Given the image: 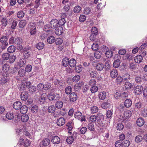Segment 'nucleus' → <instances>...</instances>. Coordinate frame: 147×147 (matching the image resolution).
<instances>
[{
  "instance_id": "1",
  "label": "nucleus",
  "mask_w": 147,
  "mask_h": 147,
  "mask_svg": "<svg viewBox=\"0 0 147 147\" xmlns=\"http://www.w3.org/2000/svg\"><path fill=\"white\" fill-rule=\"evenodd\" d=\"M22 39L19 37H17L15 39L14 37L12 36L9 39V44L16 45L17 46V49L20 51L23 49V47L22 45Z\"/></svg>"
},
{
  "instance_id": "2",
  "label": "nucleus",
  "mask_w": 147,
  "mask_h": 147,
  "mask_svg": "<svg viewBox=\"0 0 147 147\" xmlns=\"http://www.w3.org/2000/svg\"><path fill=\"white\" fill-rule=\"evenodd\" d=\"M8 40L6 36H3L1 37L0 38V42L2 45V46H1L2 50H3L6 49L8 45L7 42Z\"/></svg>"
},
{
  "instance_id": "3",
  "label": "nucleus",
  "mask_w": 147,
  "mask_h": 147,
  "mask_svg": "<svg viewBox=\"0 0 147 147\" xmlns=\"http://www.w3.org/2000/svg\"><path fill=\"white\" fill-rule=\"evenodd\" d=\"M23 49V57L24 59L29 58L31 56V49L30 47H25Z\"/></svg>"
},
{
  "instance_id": "4",
  "label": "nucleus",
  "mask_w": 147,
  "mask_h": 147,
  "mask_svg": "<svg viewBox=\"0 0 147 147\" xmlns=\"http://www.w3.org/2000/svg\"><path fill=\"white\" fill-rule=\"evenodd\" d=\"M74 117L78 119L81 121H86L85 116H82V113L79 111H77L75 113Z\"/></svg>"
},
{
  "instance_id": "5",
  "label": "nucleus",
  "mask_w": 147,
  "mask_h": 147,
  "mask_svg": "<svg viewBox=\"0 0 147 147\" xmlns=\"http://www.w3.org/2000/svg\"><path fill=\"white\" fill-rule=\"evenodd\" d=\"M78 98V96L77 93L75 92L71 93L69 95V100L71 102H73L76 100Z\"/></svg>"
},
{
  "instance_id": "6",
  "label": "nucleus",
  "mask_w": 147,
  "mask_h": 147,
  "mask_svg": "<svg viewBox=\"0 0 147 147\" xmlns=\"http://www.w3.org/2000/svg\"><path fill=\"white\" fill-rule=\"evenodd\" d=\"M48 95L46 93H43L41 95L40 99V103L41 104H43L47 100Z\"/></svg>"
},
{
  "instance_id": "7",
  "label": "nucleus",
  "mask_w": 147,
  "mask_h": 147,
  "mask_svg": "<svg viewBox=\"0 0 147 147\" xmlns=\"http://www.w3.org/2000/svg\"><path fill=\"white\" fill-rule=\"evenodd\" d=\"M143 90V87L141 86H137L134 89V93L136 95H139L141 94Z\"/></svg>"
},
{
  "instance_id": "8",
  "label": "nucleus",
  "mask_w": 147,
  "mask_h": 147,
  "mask_svg": "<svg viewBox=\"0 0 147 147\" xmlns=\"http://www.w3.org/2000/svg\"><path fill=\"white\" fill-rule=\"evenodd\" d=\"M50 141L48 138H45L43 139L40 143V146L41 147H44L47 146L50 143Z\"/></svg>"
},
{
  "instance_id": "9",
  "label": "nucleus",
  "mask_w": 147,
  "mask_h": 147,
  "mask_svg": "<svg viewBox=\"0 0 147 147\" xmlns=\"http://www.w3.org/2000/svg\"><path fill=\"white\" fill-rule=\"evenodd\" d=\"M30 29V32L31 35L35 34L36 33V29L33 24H30L29 25Z\"/></svg>"
},
{
  "instance_id": "10",
  "label": "nucleus",
  "mask_w": 147,
  "mask_h": 147,
  "mask_svg": "<svg viewBox=\"0 0 147 147\" xmlns=\"http://www.w3.org/2000/svg\"><path fill=\"white\" fill-rule=\"evenodd\" d=\"M58 23L59 21L56 19L52 20L50 22L51 28H56L58 25Z\"/></svg>"
},
{
  "instance_id": "11",
  "label": "nucleus",
  "mask_w": 147,
  "mask_h": 147,
  "mask_svg": "<svg viewBox=\"0 0 147 147\" xmlns=\"http://www.w3.org/2000/svg\"><path fill=\"white\" fill-rule=\"evenodd\" d=\"M28 97V92L26 91H24L21 92L20 95V97L21 100H26Z\"/></svg>"
},
{
  "instance_id": "12",
  "label": "nucleus",
  "mask_w": 147,
  "mask_h": 147,
  "mask_svg": "<svg viewBox=\"0 0 147 147\" xmlns=\"http://www.w3.org/2000/svg\"><path fill=\"white\" fill-rule=\"evenodd\" d=\"M145 123L142 117L138 118L136 120V124L138 126L140 127L142 126Z\"/></svg>"
},
{
  "instance_id": "13",
  "label": "nucleus",
  "mask_w": 147,
  "mask_h": 147,
  "mask_svg": "<svg viewBox=\"0 0 147 147\" xmlns=\"http://www.w3.org/2000/svg\"><path fill=\"white\" fill-rule=\"evenodd\" d=\"M60 141V139L57 136L53 137L51 140V142L54 144H58L59 143Z\"/></svg>"
},
{
  "instance_id": "14",
  "label": "nucleus",
  "mask_w": 147,
  "mask_h": 147,
  "mask_svg": "<svg viewBox=\"0 0 147 147\" xmlns=\"http://www.w3.org/2000/svg\"><path fill=\"white\" fill-rule=\"evenodd\" d=\"M55 33L57 35H61L63 32V29L61 26L58 27L56 28L55 30Z\"/></svg>"
},
{
  "instance_id": "15",
  "label": "nucleus",
  "mask_w": 147,
  "mask_h": 147,
  "mask_svg": "<svg viewBox=\"0 0 147 147\" xmlns=\"http://www.w3.org/2000/svg\"><path fill=\"white\" fill-rule=\"evenodd\" d=\"M22 104L19 101H16L15 102L13 105V108L16 110H18L20 109L22 106Z\"/></svg>"
},
{
  "instance_id": "16",
  "label": "nucleus",
  "mask_w": 147,
  "mask_h": 147,
  "mask_svg": "<svg viewBox=\"0 0 147 147\" xmlns=\"http://www.w3.org/2000/svg\"><path fill=\"white\" fill-rule=\"evenodd\" d=\"M58 95L56 94L51 93L48 95V98L51 101L54 100H56L58 98Z\"/></svg>"
},
{
  "instance_id": "17",
  "label": "nucleus",
  "mask_w": 147,
  "mask_h": 147,
  "mask_svg": "<svg viewBox=\"0 0 147 147\" xmlns=\"http://www.w3.org/2000/svg\"><path fill=\"white\" fill-rule=\"evenodd\" d=\"M26 62L25 59L24 58L20 59L18 64V65L20 67H24L26 65Z\"/></svg>"
},
{
  "instance_id": "18",
  "label": "nucleus",
  "mask_w": 147,
  "mask_h": 147,
  "mask_svg": "<svg viewBox=\"0 0 147 147\" xmlns=\"http://www.w3.org/2000/svg\"><path fill=\"white\" fill-rule=\"evenodd\" d=\"M118 72L115 69H113L110 72V76L112 78H115L118 75Z\"/></svg>"
},
{
  "instance_id": "19",
  "label": "nucleus",
  "mask_w": 147,
  "mask_h": 147,
  "mask_svg": "<svg viewBox=\"0 0 147 147\" xmlns=\"http://www.w3.org/2000/svg\"><path fill=\"white\" fill-rule=\"evenodd\" d=\"M104 116L101 113H99L96 115V120L97 123L101 122L104 120Z\"/></svg>"
},
{
  "instance_id": "20",
  "label": "nucleus",
  "mask_w": 147,
  "mask_h": 147,
  "mask_svg": "<svg viewBox=\"0 0 147 147\" xmlns=\"http://www.w3.org/2000/svg\"><path fill=\"white\" fill-rule=\"evenodd\" d=\"M131 116V111L129 110H127L125 111L123 114L124 119L125 120L128 119Z\"/></svg>"
},
{
  "instance_id": "21",
  "label": "nucleus",
  "mask_w": 147,
  "mask_h": 147,
  "mask_svg": "<svg viewBox=\"0 0 147 147\" xmlns=\"http://www.w3.org/2000/svg\"><path fill=\"white\" fill-rule=\"evenodd\" d=\"M65 122L64 119L63 118L61 117L57 120V123L58 125L61 126L64 124Z\"/></svg>"
},
{
  "instance_id": "22",
  "label": "nucleus",
  "mask_w": 147,
  "mask_h": 147,
  "mask_svg": "<svg viewBox=\"0 0 147 147\" xmlns=\"http://www.w3.org/2000/svg\"><path fill=\"white\" fill-rule=\"evenodd\" d=\"M69 59L68 58H63L62 61V64L63 66L65 67L68 66L69 64Z\"/></svg>"
},
{
  "instance_id": "23",
  "label": "nucleus",
  "mask_w": 147,
  "mask_h": 147,
  "mask_svg": "<svg viewBox=\"0 0 147 147\" xmlns=\"http://www.w3.org/2000/svg\"><path fill=\"white\" fill-rule=\"evenodd\" d=\"M28 110V107L26 105H23L21 107L20 109V113L23 114L26 113Z\"/></svg>"
},
{
  "instance_id": "24",
  "label": "nucleus",
  "mask_w": 147,
  "mask_h": 147,
  "mask_svg": "<svg viewBox=\"0 0 147 147\" xmlns=\"http://www.w3.org/2000/svg\"><path fill=\"white\" fill-rule=\"evenodd\" d=\"M142 57L141 55H137L134 58L135 61L138 63H141L142 61Z\"/></svg>"
},
{
  "instance_id": "25",
  "label": "nucleus",
  "mask_w": 147,
  "mask_h": 147,
  "mask_svg": "<svg viewBox=\"0 0 147 147\" xmlns=\"http://www.w3.org/2000/svg\"><path fill=\"white\" fill-rule=\"evenodd\" d=\"M63 9L66 14L68 15L69 16L72 15V11L70 12L69 13H68L70 9V7L69 5H65Z\"/></svg>"
},
{
  "instance_id": "26",
  "label": "nucleus",
  "mask_w": 147,
  "mask_h": 147,
  "mask_svg": "<svg viewBox=\"0 0 147 147\" xmlns=\"http://www.w3.org/2000/svg\"><path fill=\"white\" fill-rule=\"evenodd\" d=\"M69 65L70 67H73L76 66V61L74 59H71L69 61Z\"/></svg>"
},
{
  "instance_id": "27",
  "label": "nucleus",
  "mask_w": 147,
  "mask_h": 147,
  "mask_svg": "<svg viewBox=\"0 0 147 147\" xmlns=\"http://www.w3.org/2000/svg\"><path fill=\"white\" fill-rule=\"evenodd\" d=\"M55 107L54 105H51L49 106L48 108V112L49 113H53L55 112Z\"/></svg>"
},
{
  "instance_id": "28",
  "label": "nucleus",
  "mask_w": 147,
  "mask_h": 147,
  "mask_svg": "<svg viewBox=\"0 0 147 147\" xmlns=\"http://www.w3.org/2000/svg\"><path fill=\"white\" fill-rule=\"evenodd\" d=\"M132 103V102L131 100L127 99L125 101L124 105L126 107L129 108L131 105Z\"/></svg>"
},
{
  "instance_id": "29",
  "label": "nucleus",
  "mask_w": 147,
  "mask_h": 147,
  "mask_svg": "<svg viewBox=\"0 0 147 147\" xmlns=\"http://www.w3.org/2000/svg\"><path fill=\"white\" fill-rule=\"evenodd\" d=\"M83 84L82 82L78 83L76 84L74 88L75 91H77L80 90Z\"/></svg>"
},
{
  "instance_id": "30",
  "label": "nucleus",
  "mask_w": 147,
  "mask_h": 147,
  "mask_svg": "<svg viewBox=\"0 0 147 147\" xmlns=\"http://www.w3.org/2000/svg\"><path fill=\"white\" fill-rule=\"evenodd\" d=\"M96 67L98 71H100L103 70L104 67V65L101 63H98L96 64Z\"/></svg>"
},
{
  "instance_id": "31",
  "label": "nucleus",
  "mask_w": 147,
  "mask_h": 147,
  "mask_svg": "<svg viewBox=\"0 0 147 147\" xmlns=\"http://www.w3.org/2000/svg\"><path fill=\"white\" fill-rule=\"evenodd\" d=\"M63 105V102L62 101L58 100L56 102L55 104V107L57 109H60L62 108Z\"/></svg>"
},
{
  "instance_id": "32",
  "label": "nucleus",
  "mask_w": 147,
  "mask_h": 147,
  "mask_svg": "<svg viewBox=\"0 0 147 147\" xmlns=\"http://www.w3.org/2000/svg\"><path fill=\"white\" fill-rule=\"evenodd\" d=\"M99 98L100 99L103 100L106 96V93L105 92H100L99 94Z\"/></svg>"
},
{
  "instance_id": "33",
  "label": "nucleus",
  "mask_w": 147,
  "mask_h": 147,
  "mask_svg": "<svg viewBox=\"0 0 147 147\" xmlns=\"http://www.w3.org/2000/svg\"><path fill=\"white\" fill-rule=\"evenodd\" d=\"M121 62L119 59H117L114 61L113 65L115 68H117L119 66Z\"/></svg>"
},
{
  "instance_id": "34",
  "label": "nucleus",
  "mask_w": 147,
  "mask_h": 147,
  "mask_svg": "<svg viewBox=\"0 0 147 147\" xmlns=\"http://www.w3.org/2000/svg\"><path fill=\"white\" fill-rule=\"evenodd\" d=\"M122 77L123 80L127 81L130 79V75L129 74L125 73L123 74Z\"/></svg>"
},
{
  "instance_id": "35",
  "label": "nucleus",
  "mask_w": 147,
  "mask_h": 147,
  "mask_svg": "<svg viewBox=\"0 0 147 147\" xmlns=\"http://www.w3.org/2000/svg\"><path fill=\"white\" fill-rule=\"evenodd\" d=\"M21 119L23 122H26L28 121L29 117L28 115L24 114L21 116Z\"/></svg>"
},
{
  "instance_id": "36",
  "label": "nucleus",
  "mask_w": 147,
  "mask_h": 147,
  "mask_svg": "<svg viewBox=\"0 0 147 147\" xmlns=\"http://www.w3.org/2000/svg\"><path fill=\"white\" fill-rule=\"evenodd\" d=\"M10 57V54L7 53H4L3 54L2 57L3 59L5 60H7L9 59Z\"/></svg>"
},
{
  "instance_id": "37",
  "label": "nucleus",
  "mask_w": 147,
  "mask_h": 147,
  "mask_svg": "<svg viewBox=\"0 0 147 147\" xmlns=\"http://www.w3.org/2000/svg\"><path fill=\"white\" fill-rule=\"evenodd\" d=\"M110 106V104L108 100L106 101L105 100L104 102L102 104V107L103 108L106 109Z\"/></svg>"
},
{
  "instance_id": "38",
  "label": "nucleus",
  "mask_w": 147,
  "mask_h": 147,
  "mask_svg": "<svg viewBox=\"0 0 147 147\" xmlns=\"http://www.w3.org/2000/svg\"><path fill=\"white\" fill-rule=\"evenodd\" d=\"M144 106L143 104L140 102H137L135 104V107L136 108L138 109L142 108Z\"/></svg>"
},
{
  "instance_id": "39",
  "label": "nucleus",
  "mask_w": 147,
  "mask_h": 147,
  "mask_svg": "<svg viewBox=\"0 0 147 147\" xmlns=\"http://www.w3.org/2000/svg\"><path fill=\"white\" fill-rule=\"evenodd\" d=\"M88 128L90 130L93 131L95 130L94 127L93 123L90 122L88 125Z\"/></svg>"
},
{
  "instance_id": "40",
  "label": "nucleus",
  "mask_w": 147,
  "mask_h": 147,
  "mask_svg": "<svg viewBox=\"0 0 147 147\" xmlns=\"http://www.w3.org/2000/svg\"><path fill=\"white\" fill-rule=\"evenodd\" d=\"M90 77L92 78H95L96 77L97 79H98V74L97 72L96 71H91L90 74Z\"/></svg>"
},
{
  "instance_id": "41",
  "label": "nucleus",
  "mask_w": 147,
  "mask_h": 147,
  "mask_svg": "<svg viewBox=\"0 0 147 147\" xmlns=\"http://www.w3.org/2000/svg\"><path fill=\"white\" fill-rule=\"evenodd\" d=\"M7 51L8 52L11 53L14 52L16 50V47L13 45L10 46L7 48Z\"/></svg>"
},
{
  "instance_id": "42",
  "label": "nucleus",
  "mask_w": 147,
  "mask_h": 147,
  "mask_svg": "<svg viewBox=\"0 0 147 147\" xmlns=\"http://www.w3.org/2000/svg\"><path fill=\"white\" fill-rule=\"evenodd\" d=\"M44 44L42 42H40L36 45V47L39 50L42 49L44 47Z\"/></svg>"
},
{
  "instance_id": "43",
  "label": "nucleus",
  "mask_w": 147,
  "mask_h": 147,
  "mask_svg": "<svg viewBox=\"0 0 147 147\" xmlns=\"http://www.w3.org/2000/svg\"><path fill=\"white\" fill-rule=\"evenodd\" d=\"M55 38L53 36H50L47 39V42L49 44H52L55 42Z\"/></svg>"
},
{
  "instance_id": "44",
  "label": "nucleus",
  "mask_w": 147,
  "mask_h": 147,
  "mask_svg": "<svg viewBox=\"0 0 147 147\" xmlns=\"http://www.w3.org/2000/svg\"><path fill=\"white\" fill-rule=\"evenodd\" d=\"M9 65L6 63L3 66L2 69L3 72H6L9 70Z\"/></svg>"
},
{
  "instance_id": "45",
  "label": "nucleus",
  "mask_w": 147,
  "mask_h": 147,
  "mask_svg": "<svg viewBox=\"0 0 147 147\" xmlns=\"http://www.w3.org/2000/svg\"><path fill=\"white\" fill-rule=\"evenodd\" d=\"M81 10V8L80 6L78 5L75 6L73 10L74 12V13H79Z\"/></svg>"
},
{
  "instance_id": "46",
  "label": "nucleus",
  "mask_w": 147,
  "mask_h": 147,
  "mask_svg": "<svg viewBox=\"0 0 147 147\" xmlns=\"http://www.w3.org/2000/svg\"><path fill=\"white\" fill-rule=\"evenodd\" d=\"M26 72L25 69H21L18 71V74L20 77H23L24 76Z\"/></svg>"
},
{
  "instance_id": "47",
  "label": "nucleus",
  "mask_w": 147,
  "mask_h": 147,
  "mask_svg": "<svg viewBox=\"0 0 147 147\" xmlns=\"http://www.w3.org/2000/svg\"><path fill=\"white\" fill-rule=\"evenodd\" d=\"M38 107L37 106L34 105L32 106L31 108V112L34 113H36L38 111Z\"/></svg>"
},
{
  "instance_id": "48",
  "label": "nucleus",
  "mask_w": 147,
  "mask_h": 147,
  "mask_svg": "<svg viewBox=\"0 0 147 147\" xmlns=\"http://www.w3.org/2000/svg\"><path fill=\"white\" fill-rule=\"evenodd\" d=\"M135 141L137 143H138L141 142L143 140L142 137L140 135L137 136L135 138Z\"/></svg>"
},
{
  "instance_id": "49",
  "label": "nucleus",
  "mask_w": 147,
  "mask_h": 147,
  "mask_svg": "<svg viewBox=\"0 0 147 147\" xmlns=\"http://www.w3.org/2000/svg\"><path fill=\"white\" fill-rule=\"evenodd\" d=\"M135 81L136 83L141 84L142 83V79L140 76H138L135 78Z\"/></svg>"
},
{
  "instance_id": "50",
  "label": "nucleus",
  "mask_w": 147,
  "mask_h": 147,
  "mask_svg": "<svg viewBox=\"0 0 147 147\" xmlns=\"http://www.w3.org/2000/svg\"><path fill=\"white\" fill-rule=\"evenodd\" d=\"M6 117L7 119L11 120L13 118L14 116L12 113L8 112L6 114Z\"/></svg>"
},
{
  "instance_id": "51",
  "label": "nucleus",
  "mask_w": 147,
  "mask_h": 147,
  "mask_svg": "<svg viewBox=\"0 0 147 147\" xmlns=\"http://www.w3.org/2000/svg\"><path fill=\"white\" fill-rule=\"evenodd\" d=\"M123 147H128L130 145V142L128 140H124L122 143Z\"/></svg>"
},
{
  "instance_id": "52",
  "label": "nucleus",
  "mask_w": 147,
  "mask_h": 147,
  "mask_svg": "<svg viewBox=\"0 0 147 147\" xmlns=\"http://www.w3.org/2000/svg\"><path fill=\"white\" fill-rule=\"evenodd\" d=\"M102 53L101 52H99V51H96L94 54V57L97 59H100V57Z\"/></svg>"
},
{
  "instance_id": "53",
  "label": "nucleus",
  "mask_w": 147,
  "mask_h": 147,
  "mask_svg": "<svg viewBox=\"0 0 147 147\" xmlns=\"http://www.w3.org/2000/svg\"><path fill=\"white\" fill-rule=\"evenodd\" d=\"M26 22L25 20H21L19 23V25L20 28H23L26 25Z\"/></svg>"
},
{
  "instance_id": "54",
  "label": "nucleus",
  "mask_w": 147,
  "mask_h": 147,
  "mask_svg": "<svg viewBox=\"0 0 147 147\" xmlns=\"http://www.w3.org/2000/svg\"><path fill=\"white\" fill-rule=\"evenodd\" d=\"M82 67L81 65L78 66H75V71L77 73L80 72L82 70Z\"/></svg>"
},
{
  "instance_id": "55",
  "label": "nucleus",
  "mask_w": 147,
  "mask_h": 147,
  "mask_svg": "<svg viewBox=\"0 0 147 147\" xmlns=\"http://www.w3.org/2000/svg\"><path fill=\"white\" fill-rule=\"evenodd\" d=\"M66 22L65 19L64 18H62L59 21L58 25L61 26H63Z\"/></svg>"
},
{
  "instance_id": "56",
  "label": "nucleus",
  "mask_w": 147,
  "mask_h": 147,
  "mask_svg": "<svg viewBox=\"0 0 147 147\" xmlns=\"http://www.w3.org/2000/svg\"><path fill=\"white\" fill-rule=\"evenodd\" d=\"M74 141V138L72 136H69L67 138L66 141L69 144H71Z\"/></svg>"
},
{
  "instance_id": "57",
  "label": "nucleus",
  "mask_w": 147,
  "mask_h": 147,
  "mask_svg": "<svg viewBox=\"0 0 147 147\" xmlns=\"http://www.w3.org/2000/svg\"><path fill=\"white\" fill-rule=\"evenodd\" d=\"M72 88L70 86L66 87L65 89V92L67 94H70L71 93L72 91Z\"/></svg>"
},
{
  "instance_id": "58",
  "label": "nucleus",
  "mask_w": 147,
  "mask_h": 147,
  "mask_svg": "<svg viewBox=\"0 0 147 147\" xmlns=\"http://www.w3.org/2000/svg\"><path fill=\"white\" fill-rule=\"evenodd\" d=\"M113 53L111 51H109L107 50L106 51L105 54L107 57L108 58H111L113 55Z\"/></svg>"
},
{
  "instance_id": "59",
  "label": "nucleus",
  "mask_w": 147,
  "mask_h": 147,
  "mask_svg": "<svg viewBox=\"0 0 147 147\" xmlns=\"http://www.w3.org/2000/svg\"><path fill=\"white\" fill-rule=\"evenodd\" d=\"M98 110V108L96 106H94L92 107L91 108V113H94L97 112Z\"/></svg>"
},
{
  "instance_id": "60",
  "label": "nucleus",
  "mask_w": 147,
  "mask_h": 147,
  "mask_svg": "<svg viewBox=\"0 0 147 147\" xmlns=\"http://www.w3.org/2000/svg\"><path fill=\"white\" fill-rule=\"evenodd\" d=\"M1 25L2 26L5 27L7 24V21L6 18H3L1 20Z\"/></svg>"
},
{
  "instance_id": "61",
  "label": "nucleus",
  "mask_w": 147,
  "mask_h": 147,
  "mask_svg": "<svg viewBox=\"0 0 147 147\" xmlns=\"http://www.w3.org/2000/svg\"><path fill=\"white\" fill-rule=\"evenodd\" d=\"M24 13L22 11H19L17 14V16L18 18H22L24 16Z\"/></svg>"
},
{
  "instance_id": "62",
  "label": "nucleus",
  "mask_w": 147,
  "mask_h": 147,
  "mask_svg": "<svg viewBox=\"0 0 147 147\" xmlns=\"http://www.w3.org/2000/svg\"><path fill=\"white\" fill-rule=\"evenodd\" d=\"M123 80L122 77L120 76H117L116 79V82L118 84H120L121 83Z\"/></svg>"
},
{
  "instance_id": "63",
  "label": "nucleus",
  "mask_w": 147,
  "mask_h": 147,
  "mask_svg": "<svg viewBox=\"0 0 147 147\" xmlns=\"http://www.w3.org/2000/svg\"><path fill=\"white\" fill-rule=\"evenodd\" d=\"M29 89V91L31 93H33L36 91V87L33 86H31Z\"/></svg>"
},
{
  "instance_id": "64",
  "label": "nucleus",
  "mask_w": 147,
  "mask_h": 147,
  "mask_svg": "<svg viewBox=\"0 0 147 147\" xmlns=\"http://www.w3.org/2000/svg\"><path fill=\"white\" fill-rule=\"evenodd\" d=\"M141 114L142 116L144 117H147V110H146L144 109L141 110Z\"/></svg>"
}]
</instances>
